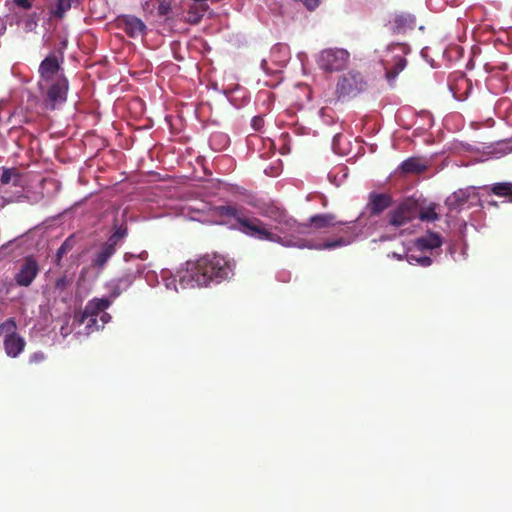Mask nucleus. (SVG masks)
Listing matches in <instances>:
<instances>
[{"label":"nucleus","mask_w":512,"mask_h":512,"mask_svg":"<svg viewBox=\"0 0 512 512\" xmlns=\"http://www.w3.org/2000/svg\"><path fill=\"white\" fill-rule=\"evenodd\" d=\"M119 21L122 29L132 38H137L146 34L147 26L136 16L124 15Z\"/></svg>","instance_id":"nucleus-14"},{"label":"nucleus","mask_w":512,"mask_h":512,"mask_svg":"<svg viewBox=\"0 0 512 512\" xmlns=\"http://www.w3.org/2000/svg\"><path fill=\"white\" fill-rule=\"evenodd\" d=\"M291 58L290 48L286 44L278 43L274 45L270 52V61L278 68H283L287 65Z\"/></svg>","instance_id":"nucleus-17"},{"label":"nucleus","mask_w":512,"mask_h":512,"mask_svg":"<svg viewBox=\"0 0 512 512\" xmlns=\"http://www.w3.org/2000/svg\"><path fill=\"white\" fill-rule=\"evenodd\" d=\"M407 47L401 43L388 45L380 54V62L389 82L395 81L398 74L406 67Z\"/></svg>","instance_id":"nucleus-3"},{"label":"nucleus","mask_w":512,"mask_h":512,"mask_svg":"<svg viewBox=\"0 0 512 512\" xmlns=\"http://www.w3.org/2000/svg\"><path fill=\"white\" fill-rule=\"evenodd\" d=\"M350 54L343 48H327L316 57L319 68L325 72L340 71L346 68Z\"/></svg>","instance_id":"nucleus-8"},{"label":"nucleus","mask_w":512,"mask_h":512,"mask_svg":"<svg viewBox=\"0 0 512 512\" xmlns=\"http://www.w3.org/2000/svg\"><path fill=\"white\" fill-rule=\"evenodd\" d=\"M303 224L305 226H307L309 228V230L311 231V234L309 235L308 238L313 239L314 241H330L329 239H325L324 237L321 236L323 231L330 227H334L338 224H342V222L338 221L334 214L321 213V214H315V215L311 216L309 218L308 222L303 223ZM341 237H343V238L351 237L352 242L355 239V236L348 233L347 231H345L344 236H339V238H341ZM337 239H338V237H337ZM335 240H336V238H335ZM331 241H334V239H332Z\"/></svg>","instance_id":"nucleus-7"},{"label":"nucleus","mask_w":512,"mask_h":512,"mask_svg":"<svg viewBox=\"0 0 512 512\" xmlns=\"http://www.w3.org/2000/svg\"><path fill=\"white\" fill-rule=\"evenodd\" d=\"M389 257H393L397 260H402L403 258H405V255H401V254H398V253H391V254H388Z\"/></svg>","instance_id":"nucleus-40"},{"label":"nucleus","mask_w":512,"mask_h":512,"mask_svg":"<svg viewBox=\"0 0 512 512\" xmlns=\"http://www.w3.org/2000/svg\"><path fill=\"white\" fill-rule=\"evenodd\" d=\"M17 325L14 318H9L0 324V336H4V338H9L10 336H15L18 333L16 332Z\"/></svg>","instance_id":"nucleus-26"},{"label":"nucleus","mask_w":512,"mask_h":512,"mask_svg":"<svg viewBox=\"0 0 512 512\" xmlns=\"http://www.w3.org/2000/svg\"><path fill=\"white\" fill-rule=\"evenodd\" d=\"M3 346L8 357L16 358L25 349L26 341L19 334L3 339Z\"/></svg>","instance_id":"nucleus-16"},{"label":"nucleus","mask_w":512,"mask_h":512,"mask_svg":"<svg viewBox=\"0 0 512 512\" xmlns=\"http://www.w3.org/2000/svg\"><path fill=\"white\" fill-rule=\"evenodd\" d=\"M297 57L302 63V65H304V61L307 59V54L305 52H299Z\"/></svg>","instance_id":"nucleus-38"},{"label":"nucleus","mask_w":512,"mask_h":512,"mask_svg":"<svg viewBox=\"0 0 512 512\" xmlns=\"http://www.w3.org/2000/svg\"><path fill=\"white\" fill-rule=\"evenodd\" d=\"M405 259L409 264L421 267H428L432 264V258L426 255L425 252H420L415 247L405 254Z\"/></svg>","instance_id":"nucleus-20"},{"label":"nucleus","mask_w":512,"mask_h":512,"mask_svg":"<svg viewBox=\"0 0 512 512\" xmlns=\"http://www.w3.org/2000/svg\"><path fill=\"white\" fill-rule=\"evenodd\" d=\"M365 85L360 73L350 71L340 78L337 84V93L341 96H355L364 90Z\"/></svg>","instance_id":"nucleus-12"},{"label":"nucleus","mask_w":512,"mask_h":512,"mask_svg":"<svg viewBox=\"0 0 512 512\" xmlns=\"http://www.w3.org/2000/svg\"><path fill=\"white\" fill-rule=\"evenodd\" d=\"M172 9V0H161L158 5V14L161 16H166Z\"/></svg>","instance_id":"nucleus-30"},{"label":"nucleus","mask_w":512,"mask_h":512,"mask_svg":"<svg viewBox=\"0 0 512 512\" xmlns=\"http://www.w3.org/2000/svg\"><path fill=\"white\" fill-rule=\"evenodd\" d=\"M216 214L228 224L230 219L235 220L231 224L232 229H237L243 234L258 239L277 243L286 248L334 250L352 243V238H338L334 241H314L307 238L311 231L303 223L297 222L283 209L275 205L263 208L260 214L268 218L272 223L265 224L258 218H250L235 206L226 205L216 208Z\"/></svg>","instance_id":"nucleus-1"},{"label":"nucleus","mask_w":512,"mask_h":512,"mask_svg":"<svg viewBox=\"0 0 512 512\" xmlns=\"http://www.w3.org/2000/svg\"><path fill=\"white\" fill-rule=\"evenodd\" d=\"M491 191L499 197H509V201L512 202V183H496L492 186Z\"/></svg>","instance_id":"nucleus-24"},{"label":"nucleus","mask_w":512,"mask_h":512,"mask_svg":"<svg viewBox=\"0 0 512 512\" xmlns=\"http://www.w3.org/2000/svg\"><path fill=\"white\" fill-rule=\"evenodd\" d=\"M45 360V354L41 351L34 352L29 357V363L31 364H39Z\"/></svg>","instance_id":"nucleus-31"},{"label":"nucleus","mask_w":512,"mask_h":512,"mask_svg":"<svg viewBox=\"0 0 512 512\" xmlns=\"http://www.w3.org/2000/svg\"><path fill=\"white\" fill-rule=\"evenodd\" d=\"M224 93L228 97L230 103L236 107L240 106V104L236 103V93L241 95V98L246 99V90L240 87L239 85H235L234 88L226 87L224 89Z\"/></svg>","instance_id":"nucleus-27"},{"label":"nucleus","mask_w":512,"mask_h":512,"mask_svg":"<svg viewBox=\"0 0 512 512\" xmlns=\"http://www.w3.org/2000/svg\"><path fill=\"white\" fill-rule=\"evenodd\" d=\"M109 305L110 302L104 298H95L89 301L83 311L75 313L72 325L74 327L85 325L84 332L86 334L98 331L100 329L98 320L99 312H101L102 309H107Z\"/></svg>","instance_id":"nucleus-4"},{"label":"nucleus","mask_w":512,"mask_h":512,"mask_svg":"<svg viewBox=\"0 0 512 512\" xmlns=\"http://www.w3.org/2000/svg\"><path fill=\"white\" fill-rule=\"evenodd\" d=\"M116 250L104 243L92 259V265L98 269L103 268Z\"/></svg>","instance_id":"nucleus-19"},{"label":"nucleus","mask_w":512,"mask_h":512,"mask_svg":"<svg viewBox=\"0 0 512 512\" xmlns=\"http://www.w3.org/2000/svg\"><path fill=\"white\" fill-rule=\"evenodd\" d=\"M399 168L405 173H420L426 169V165L420 159L411 157L403 161Z\"/></svg>","instance_id":"nucleus-21"},{"label":"nucleus","mask_w":512,"mask_h":512,"mask_svg":"<svg viewBox=\"0 0 512 512\" xmlns=\"http://www.w3.org/2000/svg\"><path fill=\"white\" fill-rule=\"evenodd\" d=\"M442 245V239L439 234L428 232L416 239L414 247L420 252L431 251Z\"/></svg>","instance_id":"nucleus-15"},{"label":"nucleus","mask_w":512,"mask_h":512,"mask_svg":"<svg viewBox=\"0 0 512 512\" xmlns=\"http://www.w3.org/2000/svg\"><path fill=\"white\" fill-rule=\"evenodd\" d=\"M394 23L398 31H404L414 26L415 18L411 15H398L395 17Z\"/></svg>","instance_id":"nucleus-25"},{"label":"nucleus","mask_w":512,"mask_h":512,"mask_svg":"<svg viewBox=\"0 0 512 512\" xmlns=\"http://www.w3.org/2000/svg\"><path fill=\"white\" fill-rule=\"evenodd\" d=\"M419 205L408 198L395 205L388 212V224L396 229L404 227L418 217Z\"/></svg>","instance_id":"nucleus-6"},{"label":"nucleus","mask_w":512,"mask_h":512,"mask_svg":"<svg viewBox=\"0 0 512 512\" xmlns=\"http://www.w3.org/2000/svg\"><path fill=\"white\" fill-rule=\"evenodd\" d=\"M26 185L24 176L16 168H1L0 189L11 186L16 191L13 195L5 198L7 202H20L24 198L23 190Z\"/></svg>","instance_id":"nucleus-9"},{"label":"nucleus","mask_w":512,"mask_h":512,"mask_svg":"<svg viewBox=\"0 0 512 512\" xmlns=\"http://www.w3.org/2000/svg\"><path fill=\"white\" fill-rule=\"evenodd\" d=\"M38 87H45L50 82L58 81L60 78H66L62 71L57 58L52 55L46 57L39 66Z\"/></svg>","instance_id":"nucleus-11"},{"label":"nucleus","mask_w":512,"mask_h":512,"mask_svg":"<svg viewBox=\"0 0 512 512\" xmlns=\"http://www.w3.org/2000/svg\"><path fill=\"white\" fill-rule=\"evenodd\" d=\"M479 201L478 188L474 186L459 189L446 199L449 210L459 211Z\"/></svg>","instance_id":"nucleus-10"},{"label":"nucleus","mask_w":512,"mask_h":512,"mask_svg":"<svg viewBox=\"0 0 512 512\" xmlns=\"http://www.w3.org/2000/svg\"><path fill=\"white\" fill-rule=\"evenodd\" d=\"M127 235L126 229L122 227H118L115 229L113 234L109 237V239L105 242L110 247H113L115 250L117 249V245L121 242L125 236Z\"/></svg>","instance_id":"nucleus-28"},{"label":"nucleus","mask_w":512,"mask_h":512,"mask_svg":"<svg viewBox=\"0 0 512 512\" xmlns=\"http://www.w3.org/2000/svg\"><path fill=\"white\" fill-rule=\"evenodd\" d=\"M14 2L23 9H29L32 6V0H14Z\"/></svg>","instance_id":"nucleus-35"},{"label":"nucleus","mask_w":512,"mask_h":512,"mask_svg":"<svg viewBox=\"0 0 512 512\" xmlns=\"http://www.w3.org/2000/svg\"><path fill=\"white\" fill-rule=\"evenodd\" d=\"M261 118L260 117H255L253 120H252V125L255 129H258V127L260 126L261 124Z\"/></svg>","instance_id":"nucleus-37"},{"label":"nucleus","mask_w":512,"mask_h":512,"mask_svg":"<svg viewBox=\"0 0 512 512\" xmlns=\"http://www.w3.org/2000/svg\"><path fill=\"white\" fill-rule=\"evenodd\" d=\"M38 273V262L33 257L29 256L24 258L19 264L14 278L19 286L27 287L33 282Z\"/></svg>","instance_id":"nucleus-13"},{"label":"nucleus","mask_w":512,"mask_h":512,"mask_svg":"<svg viewBox=\"0 0 512 512\" xmlns=\"http://www.w3.org/2000/svg\"><path fill=\"white\" fill-rule=\"evenodd\" d=\"M277 278L279 279V281L286 283L290 280L291 273L289 271H280L277 274Z\"/></svg>","instance_id":"nucleus-34"},{"label":"nucleus","mask_w":512,"mask_h":512,"mask_svg":"<svg viewBox=\"0 0 512 512\" xmlns=\"http://www.w3.org/2000/svg\"><path fill=\"white\" fill-rule=\"evenodd\" d=\"M66 248H67V242L63 243L61 245V247L58 249V252H57L58 256H61L62 254H64L66 251Z\"/></svg>","instance_id":"nucleus-39"},{"label":"nucleus","mask_w":512,"mask_h":512,"mask_svg":"<svg viewBox=\"0 0 512 512\" xmlns=\"http://www.w3.org/2000/svg\"><path fill=\"white\" fill-rule=\"evenodd\" d=\"M348 176V168L344 165L336 166L328 173V179L331 183L339 186Z\"/></svg>","instance_id":"nucleus-23"},{"label":"nucleus","mask_w":512,"mask_h":512,"mask_svg":"<svg viewBox=\"0 0 512 512\" xmlns=\"http://www.w3.org/2000/svg\"><path fill=\"white\" fill-rule=\"evenodd\" d=\"M42 104L45 109L55 110L67 100L69 83L67 78H60L58 81L50 82L45 87H38Z\"/></svg>","instance_id":"nucleus-5"},{"label":"nucleus","mask_w":512,"mask_h":512,"mask_svg":"<svg viewBox=\"0 0 512 512\" xmlns=\"http://www.w3.org/2000/svg\"><path fill=\"white\" fill-rule=\"evenodd\" d=\"M391 198L386 194H371L367 208L371 214L379 215L390 206Z\"/></svg>","instance_id":"nucleus-18"},{"label":"nucleus","mask_w":512,"mask_h":512,"mask_svg":"<svg viewBox=\"0 0 512 512\" xmlns=\"http://www.w3.org/2000/svg\"><path fill=\"white\" fill-rule=\"evenodd\" d=\"M342 139H343V136L340 134H337L334 136L333 141H332L333 150L339 154H344V151L339 147Z\"/></svg>","instance_id":"nucleus-32"},{"label":"nucleus","mask_w":512,"mask_h":512,"mask_svg":"<svg viewBox=\"0 0 512 512\" xmlns=\"http://www.w3.org/2000/svg\"><path fill=\"white\" fill-rule=\"evenodd\" d=\"M231 274L232 267L224 257L207 254L195 261H187L175 274L167 269L161 270L159 274L147 270L122 277L119 285H136L137 287H142L144 284L150 287L163 285L164 288H177L179 285L181 288H206L220 284Z\"/></svg>","instance_id":"nucleus-2"},{"label":"nucleus","mask_w":512,"mask_h":512,"mask_svg":"<svg viewBox=\"0 0 512 512\" xmlns=\"http://www.w3.org/2000/svg\"><path fill=\"white\" fill-rule=\"evenodd\" d=\"M216 139H219L220 141L224 142V144H226L228 142V139L225 135H222V134H218V135H215L212 137L211 141H215Z\"/></svg>","instance_id":"nucleus-36"},{"label":"nucleus","mask_w":512,"mask_h":512,"mask_svg":"<svg viewBox=\"0 0 512 512\" xmlns=\"http://www.w3.org/2000/svg\"><path fill=\"white\" fill-rule=\"evenodd\" d=\"M421 221L432 222L438 219V214L435 211V207L430 205L426 208L419 207L418 217Z\"/></svg>","instance_id":"nucleus-29"},{"label":"nucleus","mask_w":512,"mask_h":512,"mask_svg":"<svg viewBox=\"0 0 512 512\" xmlns=\"http://www.w3.org/2000/svg\"><path fill=\"white\" fill-rule=\"evenodd\" d=\"M105 310L106 309H102L101 312H99L98 320L101 321V324H99L100 328H103L111 319V316Z\"/></svg>","instance_id":"nucleus-33"},{"label":"nucleus","mask_w":512,"mask_h":512,"mask_svg":"<svg viewBox=\"0 0 512 512\" xmlns=\"http://www.w3.org/2000/svg\"><path fill=\"white\" fill-rule=\"evenodd\" d=\"M268 63L266 60H263L262 63H261V67L262 69L266 72V73H269V68H268Z\"/></svg>","instance_id":"nucleus-41"},{"label":"nucleus","mask_w":512,"mask_h":512,"mask_svg":"<svg viewBox=\"0 0 512 512\" xmlns=\"http://www.w3.org/2000/svg\"><path fill=\"white\" fill-rule=\"evenodd\" d=\"M77 4H79V0H57L50 13L53 17L62 18L68 10Z\"/></svg>","instance_id":"nucleus-22"}]
</instances>
